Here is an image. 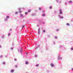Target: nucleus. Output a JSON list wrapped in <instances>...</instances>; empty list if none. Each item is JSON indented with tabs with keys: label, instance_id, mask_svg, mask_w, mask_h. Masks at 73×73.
Returning <instances> with one entry per match:
<instances>
[{
	"label": "nucleus",
	"instance_id": "obj_1",
	"mask_svg": "<svg viewBox=\"0 0 73 73\" xmlns=\"http://www.w3.org/2000/svg\"><path fill=\"white\" fill-rule=\"evenodd\" d=\"M59 12L60 14H62V10L61 9H59Z\"/></svg>",
	"mask_w": 73,
	"mask_h": 73
},
{
	"label": "nucleus",
	"instance_id": "obj_2",
	"mask_svg": "<svg viewBox=\"0 0 73 73\" xmlns=\"http://www.w3.org/2000/svg\"><path fill=\"white\" fill-rule=\"evenodd\" d=\"M50 66H52V67L54 66V65H53V64L52 63H51L50 64Z\"/></svg>",
	"mask_w": 73,
	"mask_h": 73
},
{
	"label": "nucleus",
	"instance_id": "obj_3",
	"mask_svg": "<svg viewBox=\"0 0 73 73\" xmlns=\"http://www.w3.org/2000/svg\"><path fill=\"white\" fill-rule=\"evenodd\" d=\"M11 72H12V73H13V72H14V70H11Z\"/></svg>",
	"mask_w": 73,
	"mask_h": 73
},
{
	"label": "nucleus",
	"instance_id": "obj_4",
	"mask_svg": "<svg viewBox=\"0 0 73 73\" xmlns=\"http://www.w3.org/2000/svg\"><path fill=\"white\" fill-rule=\"evenodd\" d=\"M31 10L30 9H29L28 11V12H31Z\"/></svg>",
	"mask_w": 73,
	"mask_h": 73
},
{
	"label": "nucleus",
	"instance_id": "obj_5",
	"mask_svg": "<svg viewBox=\"0 0 73 73\" xmlns=\"http://www.w3.org/2000/svg\"><path fill=\"white\" fill-rule=\"evenodd\" d=\"M69 2L70 3H72V1H70Z\"/></svg>",
	"mask_w": 73,
	"mask_h": 73
},
{
	"label": "nucleus",
	"instance_id": "obj_6",
	"mask_svg": "<svg viewBox=\"0 0 73 73\" xmlns=\"http://www.w3.org/2000/svg\"><path fill=\"white\" fill-rule=\"evenodd\" d=\"M10 35H11V34H10V33H9L8 34V36H9Z\"/></svg>",
	"mask_w": 73,
	"mask_h": 73
},
{
	"label": "nucleus",
	"instance_id": "obj_7",
	"mask_svg": "<svg viewBox=\"0 0 73 73\" xmlns=\"http://www.w3.org/2000/svg\"><path fill=\"white\" fill-rule=\"evenodd\" d=\"M52 6H50L49 8L50 9H52Z\"/></svg>",
	"mask_w": 73,
	"mask_h": 73
},
{
	"label": "nucleus",
	"instance_id": "obj_8",
	"mask_svg": "<svg viewBox=\"0 0 73 73\" xmlns=\"http://www.w3.org/2000/svg\"><path fill=\"white\" fill-rule=\"evenodd\" d=\"M6 18H9V16H6Z\"/></svg>",
	"mask_w": 73,
	"mask_h": 73
},
{
	"label": "nucleus",
	"instance_id": "obj_9",
	"mask_svg": "<svg viewBox=\"0 0 73 73\" xmlns=\"http://www.w3.org/2000/svg\"><path fill=\"white\" fill-rule=\"evenodd\" d=\"M60 18H61V19H63V17H60Z\"/></svg>",
	"mask_w": 73,
	"mask_h": 73
},
{
	"label": "nucleus",
	"instance_id": "obj_10",
	"mask_svg": "<svg viewBox=\"0 0 73 73\" xmlns=\"http://www.w3.org/2000/svg\"><path fill=\"white\" fill-rule=\"evenodd\" d=\"M39 10H41L42 9H41V8L40 7L39 8Z\"/></svg>",
	"mask_w": 73,
	"mask_h": 73
},
{
	"label": "nucleus",
	"instance_id": "obj_11",
	"mask_svg": "<svg viewBox=\"0 0 73 73\" xmlns=\"http://www.w3.org/2000/svg\"><path fill=\"white\" fill-rule=\"evenodd\" d=\"M66 25H69V24L68 23H67Z\"/></svg>",
	"mask_w": 73,
	"mask_h": 73
},
{
	"label": "nucleus",
	"instance_id": "obj_12",
	"mask_svg": "<svg viewBox=\"0 0 73 73\" xmlns=\"http://www.w3.org/2000/svg\"><path fill=\"white\" fill-rule=\"evenodd\" d=\"M18 13V12H15V14H17Z\"/></svg>",
	"mask_w": 73,
	"mask_h": 73
},
{
	"label": "nucleus",
	"instance_id": "obj_13",
	"mask_svg": "<svg viewBox=\"0 0 73 73\" xmlns=\"http://www.w3.org/2000/svg\"><path fill=\"white\" fill-rule=\"evenodd\" d=\"M13 47H11V50H13Z\"/></svg>",
	"mask_w": 73,
	"mask_h": 73
},
{
	"label": "nucleus",
	"instance_id": "obj_14",
	"mask_svg": "<svg viewBox=\"0 0 73 73\" xmlns=\"http://www.w3.org/2000/svg\"><path fill=\"white\" fill-rule=\"evenodd\" d=\"M25 64H28V62H25Z\"/></svg>",
	"mask_w": 73,
	"mask_h": 73
},
{
	"label": "nucleus",
	"instance_id": "obj_15",
	"mask_svg": "<svg viewBox=\"0 0 73 73\" xmlns=\"http://www.w3.org/2000/svg\"><path fill=\"white\" fill-rule=\"evenodd\" d=\"M24 26H22V28L23 29V28H24Z\"/></svg>",
	"mask_w": 73,
	"mask_h": 73
},
{
	"label": "nucleus",
	"instance_id": "obj_16",
	"mask_svg": "<svg viewBox=\"0 0 73 73\" xmlns=\"http://www.w3.org/2000/svg\"><path fill=\"white\" fill-rule=\"evenodd\" d=\"M23 15L22 14H21V15H20V16L21 17H23Z\"/></svg>",
	"mask_w": 73,
	"mask_h": 73
},
{
	"label": "nucleus",
	"instance_id": "obj_17",
	"mask_svg": "<svg viewBox=\"0 0 73 73\" xmlns=\"http://www.w3.org/2000/svg\"><path fill=\"white\" fill-rule=\"evenodd\" d=\"M54 38H57V36H55Z\"/></svg>",
	"mask_w": 73,
	"mask_h": 73
},
{
	"label": "nucleus",
	"instance_id": "obj_18",
	"mask_svg": "<svg viewBox=\"0 0 73 73\" xmlns=\"http://www.w3.org/2000/svg\"><path fill=\"white\" fill-rule=\"evenodd\" d=\"M5 64V62H3V64Z\"/></svg>",
	"mask_w": 73,
	"mask_h": 73
},
{
	"label": "nucleus",
	"instance_id": "obj_19",
	"mask_svg": "<svg viewBox=\"0 0 73 73\" xmlns=\"http://www.w3.org/2000/svg\"><path fill=\"white\" fill-rule=\"evenodd\" d=\"M0 57H1V58L3 57V55H1V56Z\"/></svg>",
	"mask_w": 73,
	"mask_h": 73
},
{
	"label": "nucleus",
	"instance_id": "obj_20",
	"mask_svg": "<svg viewBox=\"0 0 73 73\" xmlns=\"http://www.w3.org/2000/svg\"><path fill=\"white\" fill-rule=\"evenodd\" d=\"M15 67H16V68L17 67V65H15Z\"/></svg>",
	"mask_w": 73,
	"mask_h": 73
},
{
	"label": "nucleus",
	"instance_id": "obj_21",
	"mask_svg": "<svg viewBox=\"0 0 73 73\" xmlns=\"http://www.w3.org/2000/svg\"><path fill=\"white\" fill-rule=\"evenodd\" d=\"M38 64H36V66H38Z\"/></svg>",
	"mask_w": 73,
	"mask_h": 73
},
{
	"label": "nucleus",
	"instance_id": "obj_22",
	"mask_svg": "<svg viewBox=\"0 0 73 73\" xmlns=\"http://www.w3.org/2000/svg\"><path fill=\"white\" fill-rule=\"evenodd\" d=\"M43 16H45V14H43Z\"/></svg>",
	"mask_w": 73,
	"mask_h": 73
},
{
	"label": "nucleus",
	"instance_id": "obj_23",
	"mask_svg": "<svg viewBox=\"0 0 73 73\" xmlns=\"http://www.w3.org/2000/svg\"><path fill=\"white\" fill-rule=\"evenodd\" d=\"M38 34H40V31L39 30L38 31Z\"/></svg>",
	"mask_w": 73,
	"mask_h": 73
},
{
	"label": "nucleus",
	"instance_id": "obj_24",
	"mask_svg": "<svg viewBox=\"0 0 73 73\" xmlns=\"http://www.w3.org/2000/svg\"><path fill=\"white\" fill-rule=\"evenodd\" d=\"M14 60L15 61H16L17 60V59H15Z\"/></svg>",
	"mask_w": 73,
	"mask_h": 73
},
{
	"label": "nucleus",
	"instance_id": "obj_25",
	"mask_svg": "<svg viewBox=\"0 0 73 73\" xmlns=\"http://www.w3.org/2000/svg\"><path fill=\"white\" fill-rule=\"evenodd\" d=\"M27 12H26V13H25V15H27Z\"/></svg>",
	"mask_w": 73,
	"mask_h": 73
},
{
	"label": "nucleus",
	"instance_id": "obj_26",
	"mask_svg": "<svg viewBox=\"0 0 73 73\" xmlns=\"http://www.w3.org/2000/svg\"><path fill=\"white\" fill-rule=\"evenodd\" d=\"M43 32H45V31L44 30L43 31Z\"/></svg>",
	"mask_w": 73,
	"mask_h": 73
},
{
	"label": "nucleus",
	"instance_id": "obj_27",
	"mask_svg": "<svg viewBox=\"0 0 73 73\" xmlns=\"http://www.w3.org/2000/svg\"><path fill=\"white\" fill-rule=\"evenodd\" d=\"M12 31V29H10V31Z\"/></svg>",
	"mask_w": 73,
	"mask_h": 73
},
{
	"label": "nucleus",
	"instance_id": "obj_28",
	"mask_svg": "<svg viewBox=\"0 0 73 73\" xmlns=\"http://www.w3.org/2000/svg\"><path fill=\"white\" fill-rule=\"evenodd\" d=\"M71 50H73V48H71Z\"/></svg>",
	"mask_w": 73,
	"mask_h": 73
},
{
	"label": "nucleus",
	"instance_id": "obj_29",
	"mask_svg": "<svg viewBox=\"0 0 73 73\" xmlns=\"http://www.w3.org/2000/svg\"><path fill=\"white\" fill-rule=\"evenodd\" d=\"M4 36H3L2 37V38H4Z\"/></svg>",
	"mask_w": 73,
	"mask_h": 73
},
{
	"label": "nucleus",
	"instance_id": "obj_30",
	"mask_svg": "<svg viewBox=\"0 0 73 73\" xmlns=\"http://www.w3.org/2000/svg\"><path fill=\"white\" fill-rule=\"evenodd\" d=\"M1 48V46H0V48Z\"/></svg>",
	"mask_w": 73,
	"mask_h": 73
},
{
	"label": "nucleus",
	"instance_id": "obj_31",
	"mask_svg": "<svg viewBox=\"0 0 73 73\" xmlns=\"http://www.w3.org/2000/svg\"><path fill=\"white\" fill-rule=\"evenodd\" d=\"M21 11H20L19 12V13H21Z\"/></svg>",
	"mask_w": 73,
	"mask_h": 73
},
{
	"label": "nucleus",
	"instance_id": "obj_32",
	"mask_svg": "<svg viewBox=\"0 0 73 73\" xmlns=\"http://www.w3.org/2000/svg\"><path fill=\"white\" fill-rule=\"evenodd\" d=\"M43 13H44L45 12L44 11H43Z\"/></svg>",
	"mask_w": 73,
	"mask_h": 73
},
{
	"label": "nucleus",
	"instance_id": "obj_33",
	"mask_svg": "<svg viewBox=\"0 0 73 73\" xmlns=\"http://www.w3.org/2000/svg\"><path fill=\"white\" fill-rule=\"evenodd\" d=\"M56 1H58V0H56Z\"/></svg>",
	"mask_w": 73,
	"mask_h": 73
},
{
	"label": "nucleus",
	"instance_id": "obj_34",
	"mask_svg": "<svg viewBox=\"0 0 73 73\" xmlns=\"http://www.w3.org/2000/svg\"><path fill=\"white\" fill-rule=\"evenodd\" d=\"M5 20V21H6V20H7V19Z\"/></svg>",
	"mask_w": 73,
	"mask_h": 73
},
{
	"label": "nucleus",
	"instance_id": "obj_35",
	"mask_svg": "<svg viewBox=\"0 0 73 73\" xmlns=\"http://www.w3.org/2000/svg\"><path fill=\"white\" fill-rule=\"evenodd\" d=\"M72 70H73V68H72Z\"/></svg>",
	"mask_w": 73,
	"mask_h": 73
},
{
	"label": "nucleus",
	"instance_id": "obj_36",
	"mask_svg": "<svg viewBox=\"0 0 73 73\" xmlns=\"http://www.w3.org/2000/svg\"><path fill=\"white\" fill-rule=\"evenodd\" d=\"M21 50H22V49H21Z\"/></svg>",
	"mask_w": 73,
	"mask_h": 73
}]
</instances>
